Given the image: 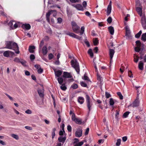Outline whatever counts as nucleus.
<instances>
[{
	"label": "nucleus",
	"mask_w": 146,
	"mask_h": 146,
	"mask_svg": "<svg viewBox=\"0 0 146 146\" xmlns=\"http://www.w3.org/2000/svg\"><path fill=\"white\" fill-rule=\"evenodd\" d=\"M83 79L85 80H87V81H89V78L86 75V74H85L84 76V78Z\"/></svg>",
	"instance_id": "nucleus-46"
},
{
	"label": "nucleus",
	"mask_w": 146,
	"mask_h": 146,
	"mask_svg": "<svg viewBox=\"0 0 146 146\" xmlns=\"http://www.w3.org/2000/svg\"><path fill=\"white\" fill-rule=\"evenodd\" d=\"M139 60V57L137 56H134V61L135 62L137 63Z\"/></svg>",
	"instance_id": "nucleus-40"
},
{
	"label": "nucleus",
	"mask_w": 146,
	"mask_h": 146,
	"mask_svg": "<svg viewBox=\"0 0 146 146\" xmlns=\"http://www.w3.org/2000/svg\"><path fill=\"white\" fill-rule=\"evenodd\" d=\"M127 139V137L126 136H124L122 137V140L123 141L125 142Z\"/></svg>",
	"instance_id": "nucleus-64"
},
{
	"label": "nucleus",
	"mask_w": 146,
	"mask_h": 146,
	"mask_svg": "<svg viewBox=\"0 0 146 146\" xmlns=\"http://www.w3.org/2000/svg\"><path fill=\"white\" fill-rule=\"evenodd\" d=\"M105 95L106 98H108L110 96V94L107 92H106L105 93Z\"/></svg>",
	"instance_id": "nucleus-55"
},
{
	"label": "nucleus",
	"mask_w": 146,
	"mask_h": 146,
	"mask_svg": "<svg viewBox=\"0 0 146 146\" xmlns=\"http://www.w3.org/2000/svg\"><path fill=\"white\" fill-rule=\"evenodd\" d=\"M20 60L17 57L15 58L14 59V61L17 63H20Z\"/></svg>",
	"instance_id": "nucleus-43"
},
{
	"label": "nucleus",
	"mask_w": 146,
	"mask_h": 146,
	"mask_svg": "<svg viewBox=\"0 0 146 146\" xmlns=\"http://www.w3.org/2000/svg\"><path fill=\"white\" fill-rule=\"evenodd\" d=\"M72 120L74 121L76 123L80 125L82 123V120L81 119L76 118V115L74 113H73L72 117Z\"/></svg>",
	"instance_id": "nucleus-4"
},
{
	"label": "nucleus",
	"mask_w": 146,
	"mask_h": 146,
	"mask_svg": "<svg viewBox=\"0 0 146 146\" xmlns=\"http://www.w3.org/2000/svg\"><path fill=\"white\" fill-rule=\"evenodd\" d=\"M117 95L119 97V98L121 100L123 99V96L120 92H117Z\"/></svg>",
	"instance_id": "nucleus-39"
},
{
	"label": "nucleus",
	"mask_w": 146,
	"mask_h": 146,
	"mask_svg": "<svg viewBox=\"0 0 146 146\" xmlns=\"http://www.w3.org/2000/svg\"><path fill=\"white\" fill-rule=\"evenodd\" d=\"M25 113L27 114H31L32 113V111L29 110H27L25 111Z\"/></svg>",
	"instance_id": "nucleus-59"
},
{
	"label": "nucleus",
	"mask_w": 146,
	"mask_h": 146,
	"mask_svg": "<svg viewBox=\"0 0 146 146\" xmlns=\"http://www.w3.org/2000/svg\"><path fill=\"white\" fill-rule=\"evenodd\" d=\"M88 52L91 57L92 58L93 57L94 54L92 50L91 49H89L88 51Z\"/></svg>",
	"instance_id": "nucleus-27"
},
{
	"label": "nucleus",
	"mask_w": 146,
	"mask_h": 146,
	"mask_svg": "<svg viewBox=\"0 0 146 146\" xmlns=\"http://www.w3.org/2000/svg\"><path fill=\"white\" fill-rule=\"evenodd\" d=\"M82 130L81 128H78L77 129L75 133L76 137H80L82 136Z\"/></svg>",
	"instance_id": "nucleus-7"
},
{
	"label": "nucleus",
	"mask_w": 146,
	"mask_h": 146,
	"mask_svg": "<svg viewBox=\"0 0 146 146\" xmlns=\"http://www.w3.org/2000/svg\"><path fill=\"white\" fill-rule=\"evenodd\" d=\"M139 102L138 100H135L132 104V106L133 107H137L139 106Z\"/></svg>",
	"instance_id": "nucleus-24"
},
{
	"label": "nucleus",
	"mask_w": 146,
	"mask_h": 146,
	"mask_svg": "<svg viewBox=\"0 0 146 146\" xmlns=\"http://www.w3.org/2000/svg\"><path fill=\"white\" fill-rule=\"evenodd\" d=\"M61 89L63 90H65L66 89V87L64 84H62L60 86Z\"/></svg>",
	"instance_id": "nucleus-41"
},
{
	"label": "nucleus",
	"mask_w": 146,
	"mask_h": 146,
	"mask_svg": "<svg viewBox=\"0 0 146 146\" xmlns=\"http://www.w3.org/2000/svg\"><path fill=\"white\" fill-rule=\"evenodd\" d=\"M35 48V47L34 46H30L29 47V51L31 53H33L34 51V49Z\"/></svg>",
	"instance_id": "nucleus-23"
},
{
	"label": "nucleus",
	"mask_w": 146,
	"mask_h": 146,
	"mask_svg": "<svg viewBox=\"0 0 146 146\" xmlns=\"http://www.w3.org/2000/svg\"><path fill=\"white\" fill-rule=\"evenodd\" d=\"M66 139V137L65 136H64L63 137L60 136L58 137V140L59 142L64 143V142Z\"/></svg>",
	"instance_id": "nucleus-19"
},
{
	"label": "nucleus",
	"mask_w": 146,
	"mask_h": 146,
	"mask_svg": "<svg viewBox=\"0 0 146 146\" xmlns=\"http://www.w3.org/2000/svg\"><path fill=\"white\" fill-rule=\"evenodd\" d=\"M30 58L31 61H33L35 58V57L33 54H31L30 56Z\"/></svg>",
	"instance_id": "nucleus-53"
},
{
	"label": "nucleus",
	"mask_w": 146,
	"mask_h": 146,
	"mask_svg": "<svg viewBox=\"0 0 146 146\" xmlns=\"http://www.w3.org/2000/svg\"><path fill=\"white\" fill-rule=\"evenodd\" d=\"M114 102L113 99L112 98H110V99L109 104L110 106H113L114 104ZM112 110L113 109L114 107L113 106H112Z\"/></svg>",
	"instance_id": "nucleus-28"
},
{
	"label": "nucleus",
	"mask_w": 146,
	"mask_h": 146,
	"mask_svg": "<svg viewBox=\"0 0 146 146\" xmlns=\"http://www.w3.org/2000/svg\"><path fill=\"white\" fill-rule=\"evenodd\" d=\"M130 112L129 111H126L125 112L123 115V117L124 118H126L127 117L130 113Z\"/></svg>",
	"instance_id": "nucleus-36"
},
{
	"label": "nucleus",
	"mask_w": 146,
	"mask_h": 146,
	"mask_svg": "<svg viewBox=\"0 0 146 146\" xmlns=\"http://www.w3.org/2000/svg\"><path fill=\"white\" fill-rule=\"evenodd\" d=\"M62 130H63V131L60 130L59 131V135H61V136L62 135L64 134V133H65V131L64 130V129L63 128V129H62Z\"/></svg>",
	"instance_id": "nucleus-54"
},
{
	"label": "nucleus",
	"mask_w": 146,
	"mask_h": 146,
	"mask_svg": "<svg viewBox=\"0 0 146 146\" xmlns=\"http://www.w3.org/2000/svg\"><path fill=\"white\" fill-rule=\"evenodd\" d=\"M93 43L95 45H97L98 43V40L97 38H95L93 40Z\"/></svg>",
	"instance_id": "nucleus-31"
},
{
	"label": "nucleus",
	"mask_w": 146,
	"mask_h": 146,
	"mask_svg": "<svg viewBox=\"0 0 146 146\" xmlns=\"http://www.w3.org/2000/svg\"><path fill=\"white\" fill-rule=\"evenodd\" d=\"M108 29L110 34L112 35H113L114 33L113 27L112 26H110L108 27Z\"/></svg>",
	"instance_id": "nucleus-22"
},
{
	"label": "nucleus",
	"mask_w": 146,
	"mask_h": 146,
	"mask_svg": "<svg viewBox=\"0 0 146 146\" xmlns=\"http://www.w3.org/2000/svg\"><path fill=\"white\" fill-rule=\"evenodd\" d=\"M115 53L114 50L113 49H110L109 50V54L110 58L111 60L113 57L114 54Z\"/></svg>",
	"instance_id": "nucleus-18"
},
{
	"label": "nucleus",
	"mask_w": 146,
	"mask_h": 146,
	"mask_svg": "<svg viewBox=\"0 0 146 146\" xmlns=\"http://www.w3.org/2000/svg\"><path fill=\"white\" fill-rule=\"evenodd\" d=\"M18 27V24L17 23H15L14 25V26L12 28V29H15L17 28Z\"/></svg>",
	"instance_id": "nucleus-61"
},
{
	"label": "nucleus",
	"mask_w": 146,
	"mask_h": 146,
	"mask_svg": "<svg viewBox=\"0 0 146 146\" xmlns=\"http://www.w3.org/2000/svg\"><path fill=\"white\" fill-rule=\"evenodd\" d=\"M0 15H2L5 17H7V14L3 11H0Z\"/></svg>",
	"instance_id": "nucleus-47"
},
{
	"label": "nucleus",
	"mask_w": 146,
	"mask_h": 146,
	"mask_svg": "<svg viewBox=\"0 0 146 146\" xmlns=\"http://www.w3.org/2000/svg\"><path fill=\"white\" fill-rule=\"evenodd\" d=\"M56 130V128H54L52 129V139H53L54 138V137L55 135V132Z\"/></svg>",
	"instance_id": "nucleus-32"
},
{
	"label": "nucleus",
	"mask_w": 146,
	"mask_h": 146,
	"mask_svg": "<svg viewBox=\"0 0 146 146\" xmlns=\"http://www.w3.org/2000/svg\"><path fill=\"white\" fill-rule=\"evenodd\" d=\"M136 43L137 45V47H140L141 45V43L139 40H137L136 41Z\"/></svg>",
	"instance_id": "nucleus-38"
},
{
	"label": "nucleus",
	"mask_w": 146,
	"mask_h": 146,
	"mask_svg": "<svg viewBox=\"0 0 146 146\" xmlns=\"http://www.w3.org/2000/svg\"><path fill=\"white\" fill-rule=\"evenodd\" d=\"M57 80L58 83L60 84H62L63 82V79L62 77L58 78H57Z\"/></svg>",
	"instance_id": "nucleus-30"
},
{
	"label": "nucleus",
	"mask_w": 146,
	"mask_h": 146,
	"mask_svg": "<svg viewBox=\"0 0 146 146\" xmlns=\"http://www.w3.org/2000/svg\"><path fill=\"white\" fill-rule=\"evenodd\" d=\"M71 87L74 89H76L78 88V86L76 84H74L72 85Z\"/></svg>",
	"instance_id": "nucleus-45"
},
{
	"label": "nucleus",
	"mask_w": 146,
	"mask_h": 146,
	"mask_svg": "<svg viewBox=\"0 0 146 146\" xmlns=\"http://www.w3.org/2000/svg\"><path fill=\"white\" fill-rule=\"evenodd\" d=\"M54 57L53 54L52 53H50L48 54V57L49 60H51Z\"/></svg>",
	"instance_id": "nucleus-44"
},
{
	"label": "nucleus",
	"mask_w": 146,
	"mask_h": 146,
	"mask_svg": "<svg viewBox=\"0 0 146 146\" xmlns=\"http://www.w3.org/2000/svg\"><path fill=\"white\" fill-rule=\"evenodd\" d=\"M136 7H141L140 6V3L139 1H137L136 2Z\"/></svg>",
	"instance_id": "nucleus-49"
},
{
	"label": "nucleus",
	"mask_w": 146,
	"mask_h": 146,
	"mask_svg": "<svg viewBox=\"0 0 146 146\" xmlns=\"http://www.w3.org/2000/svg\"><path fill=\"white\" fill-rule=\"evenodd\" d=\"M43 71V69L40 68L38 70L37 72L38 74H41Z\"/></svg>",
	"instance_id": "nucleus-51"
},
{
	"label": "nucleus",
	"mask_w": 146,
	"mask_h": 146,
	"mask_svg": "<svg viewBox=\"0 0 146 146\" xmlns=\"http://www.w3.org/2000/svg\"><path fill=\"white\" fill-rule=\"evenodd\" d=\"M136 10L139 14L140 16L142 17V11L141 7H136Z\"/></svg>",
	"instance_id": "nucleus-16"
},
{
	"label": "nucleus",
	"mask_w": 146,
	"mask_h": 146,
	"mask_svg": "<svg viewBox=\"0 0 146 146\" xmlns=\"http://www.w3.org/2000/svg\"><path fill=\"white\" fill-rule=\"evenodd\" d=\"M81 85L82 86L84 87H86L87 86L86 84L84 82H80Z\"/></svg>",
	"instance_id": "nucleus-52"
},
{
	"label": "nucleus",
	"mask_w": 146,
	"mask_h": 146,
	"mask_svg": "<svg viewBox=\"0 0 146 146\" xmlns=\"http://www.w3.org/2000/svg\"><path fill=\"white\" fill-rule=\"evenodd\" d=\"M84 29H85V27L84 26H83L81 27V31L80 32V35H82L83 34L84 31Z\"/></svg>",
	"instance_id": "nucleus-42"
},
{
	"label": "nucleus",
	"mask_w": 146,
	"mask_h": 146,
	"mask_svg": "<svg viewBox=\"0 0 146 146\" xmlns=\"http://www.w3.org/2000/svg\"><path fill=\"white\" fill-rule=\"evenodd\" d=\"M84 101V98L82 97H79L78 98V102L80 104H83Z\"/></svg>",
	"instance_id": "nucleus-15"
},
{
	"label": "nucleus",
	"mask_w": 146,
	"mask_h": 146,
	"mask_svg": "<svg viewBox=\"0 0 146 146\" xmlns=\"http://www.w3.org/2000/svg\"><path fill=\"white\" fill-rule=\"evenodd\" d=\"M71 24L73 31L76 33H79V30L80 28L79 27L74 21L72 22Z\"/></svg>",
	"instance_id": "nucleus-3"
},
{
	"label": "nucleus",
	"mask_w": 146,
	"mask_h": 146,
	"mask_svg": "<svg viewBox=\"0 0 146 146\" xmlns=\"http://www.w3.org/2000/svg\"><path fill=\"white\" fill-rule=\"evenodd\" d=\"M55 12V13L53 15V16L54 17H55L56 14V11L55 10H51L48 11V12L46 13V18L47 21L48 22V23H50V15L53 12Z\"/></svg>",
	"instance_id": "nucleus-6"
},
{
	"label": "nucleus",
	"mask_w": 146,
	"mask_h": 146,
	"mask_svg": "<svg viewBox=\"0 0 146 146\" xmlns=\"http://www.w3.org/2000/svg\"><path fill=\"white\" fill-rule=\"evenodd\" d=\"M144 64L142 61H140L138 65V68L141 70H143V69Z\"/></svg>",
	"instance_id": "nucleus-20"
},
{
	"label": "nucleus",
	"mask_w": 146,
	"mask_h": 146,
	"mask_svg": "<svg viewBox=\"0 0 146 146\" xmlns=\"http://www.w3.org/2000/svg\"><path fill=\"white\" fill-rule=\"evenodd\" d=\"M44 44V40H42L40 42V44L39 45V47L41 48V47Z\"/></svg>",
	"instance_id": "nucleus-62"
},
{
	"label": "nucleus",
	"mask_w": 146,
	"mask_h": 146,
	"mask_svg": "<svg viewBox=\"0 0 146 146\" xmlns=\"http://www.w3.org/2000/svg\"><path fill=\"white\" fill-rule=\"evenodd\" d=\"M15 22V21H11L8 23V25L10 27V28L12 29V28L13 27V22Z\"/></svg>",
	"instance_id": "nucleus-33"
},
{
	"label": "nucleus",
	"mask_w": 146,
	"mask_h": 146,
	"mask_svg": "<svg viewBox=\"0 0 146 146\" xmlns=\"http://www.w3.org/2000/svg\"><path fill=\"white\" fill-rule=\"evenodd\" d=\"M141 23L143 29H146V19L144 15H143L141 17Z\"/></svg>",
	"instance_id": "nucleus-8"
},
{
	"label": "nucleus",
	"mask_w": 146,
	"mask_h": 146,
	"mask_svg": "<svg viewBox=\"0 0 146 146\" xmlns=\"http://www.w3.org/2000/svg\"><path fill=\"white\" fill-rule=\"evenodd\" d=\"M66 34L67 35H68L72 37L73 38H76L78 39H80L81 38L75 34L72 33H70V32H68L66 33Z\"/></svg>",
	"instance_id": "nucleus-11"
},
{
	"label": "nucleus",
	"mask_w": 146,
	"mask_h": 146,
	"mask_svg": "<svg viewBox=\"0 0 146 146\" xmlns=\"http://www.w3.org/2000/svg\"><path fill=\"white\" fill-rule=\"evenodd\" d=\"M86 99L87 106L89 110V111H90L91 110V108L92 106V102L90 101V97L88 95H86Z\"/></svg>",
	"instance_id": "nucleus-5"
},
{
	"label": "nucleus",
	"mask_w": 146,
	"mask_h": 146,
	"mask_svg": "<svg viewBox=\"0 0 146 146\" xmlns=\"http://www.w3.org/2000/svg\"><path fill=\"white\" fill-rule=\"evenodd\" d=\"M3 56L6 57H9L10 55V51L7 50L5 51L3 53Z\"/></svg>",
	"instance_id": "nucleus-26"
},
{
	"label": "nucleus",
	"mask_w": 146,
	"mask_h": 146,
	"mask_svg": "<svg viewBox=\"0 0 146 146\" xmlns=\"http://www.w3.org/2000/svg\"><path fill=\"white\" fill-rule=\"evenodd\" d=\"M121 141V140L120 139H117L116 142V146H119L120 145Z\"/></svg>",
	"instance_id": "nucleus-34"
},
{
	"label": "nucleus",
	"mask_w": 146,
	"mask_h": 146,
	"mask_svg": "<svg viewBox=\"0 0 146 146\" xmlns=\"http://www.w3.org/2000/svg\"><path fill=\"white\" fill-rule=\"evenodd\" d=\"M141 40L144 42L146 41V33L143 34L141 36Z\"/></svg>",
	"instance_id": "nucleus-29"
},
{
	"label": "nucleus",
	"mask_w": 146,
	"mask_h": 146,
	"mask_svg": "<svg viewBox=\"0 0 146 146\" xmlns=\"http://www.w3.org/2000/svg\"><path fill=\"white\" fill-rule=\"evenodd\" d=\"M142 33V31L141 30L139 32L137 33L135 35V37L136 38H139L140 36L141 35Z\"/></svg>",
	"instance_id": "nucleus-37"
},
{
	"label": "nucleus",
	"mask_w": 146,
	"mask_h": 146,
	"mask_svg": "<svg viewBox=\"0 0 146 146\" xmlns=\"http://www.w3.org/2000/svg\"><path fill=\"white\" fill-rule=\"evenodd\" d=\"M72 67L74 68L78 74L80 73V69L79 63L76 60H72L71 61Z\"/></svg>",
	"instance_id": "nucleus-2"
},
{
	"label": "nucleus",
	"mask_w": 146,
	"mask_h": 146,
	"mask_svg": "<svg viewBox=\"0 0 146 146\" xmlns=\"http://www.w3.org/2000/svg\"><path fill=\"white\" fill-rule=\"evenodd\" d=\"M25 128L27 129L31 130L32 129V128L29 126H26L25 127Z\"/></svg>",
	"instance_id": "nucleus-60"
},
{
	"label": "nucleus",
	"mask_w": 146,
	"mask_h": 146,
	"mask_svg": "<svg viewBox=\"0 0 146 146\" xmlns=\"http://www.w3.org/2000/svg\"><path fill=\"white\" fill-rule=\"evenodd\" d=\"M126 29V36L128 38H130L131 37V32L128 26H126L125 27Z\"/></svg>",
	"instance_id": "nucleus-13"
},
{
	"label": "nucleus",
	"mask_w": 146,
	"mask_h": 146,
	"mask_svg": "<svg viewBox=\"0 0 146 146\" xmlns=\"http://www.w3.org/2000/svg\"><path fill=\"white\" fill-rule=\"evenodd\" d=\"M5 45V48L15 51L16 54L19 53V47L17 43L13 41H7L6 42Z\"/></svg>",
	"instance_id": "nucleus-1"
},
{
	"label": "nucleus",
	"mask_w": 146,
	"mask_h": 146,
	"mask_svg": "<svg viewBox=\"0 0 146 146\" xmlns=\"http://www.w3.org/2000/svg\"><path fill=\"white\" fill-rule=\"evenodd\" d=\"M67 129L69 132H71L72 131V127L70 125L67 126Z\"/></svg>",
	"instance_id": "nucleus-56"
},
{
	"label": "nucleus",
	"mask_w": 146,
	"mask_h": 146,
	"mask_svg": "<svg viewBox=\"0 0 146 146\" xmlns=\"http://www.w3.org/2000/svg\"><path fill=\"white\" fill-rule=\"evenodd\" d=\"M71 5L73 7H75L78 10L82 11H83L84 10L83 7L80 4H77L75 5L74 4H72Z\"/></svg>",
	"instance_id": "nucleus-9"
},
{
	"label": "nucleus",
	"mask_w": 146,
	"mask_h": 146,
	"mask_svg": "<svg viewBox=\"0 0 146 146\" xmlns=\"http://www.w3.org/2000/svg\"><path fill=\"white\" fill-rule=\"evenodd\" d=\"M38 92L40 97H42L44 96V90L43 89L38 90Z\"/></svg>",
	"instance_id": "nucleus-21"
},
{
	"label": "nucleus",
	"mask_w": 146,
	"mask_h": 146,
	"mask_svg": "<svg viewBox=\"0 0 146 146\" xmlns=\"http://www.w3.org/2000/svg\"><path fill=\"white\" fill-rule=\"evenodd\" d=\"M107 21L109 23H111L112 21V19L111 17H109L107 19Z\"/></svg>",
	"instance_id": "nucleus-48"
},
{
	"label": "nucleus",
	"mask_w": 146,
	"mask_h": 146,
	"mask_svg": "<svg viewBox=\"0 0 146 146\" xmlns=\"http://www.w3.org/2000/svg\"><path fill=\"white\" fill-rule=\"evenodd\" d=\"M128 76L130 78H133V76L132 74V72L131 71H129L128 72Z\"/></svg>",
	"instance_id": "nucleus-50"
},
{
	"label": "nucleus",
	"mask_w": 146,
	"mask_h": 146,
	"mask_svg": "<svg viewBox=\"0 0 146 146\" xmlns=\"http://www.w3.org/2000/svg\"><path fill=\"white\" fill-rule=\"evenodd\" d=\"M42 53L43 55H46L48 52L47 47L46 46H44L42 48Z\"/></svg>",
	"instance_id": "nucleus-25"
},
{
	"label": "nucleus",
	"mask_w": 146,
	"mask_h": 146,
	"mask_svg": "<svg viewBox=\"0 0 146 146\" xmlns=\"http://www.w3.org/2000/svg\"><path fill=\"white\" fill-rule=\"evenodd\" d=\"M11 136L12 137L15 139L16 140H18L19 139L18 136L17 135L15 134H12L11 135Z\"/></svg>",
	"instance_id": "nucleus-35"
},
{
	"label": "nucleus",
	"mask_w": 146,
	"mask_h": 146,
	"mask_svg": "<svg viewBox=\"0 0 146 146\" xmlns=\"http://www.w3.org/2000/svg\"><path fill=\"white\" fill-rule=\"evenodd\" d=\"M58 23H60L62 21V19L60 17H59L57 19Z\"/></svg>",
	"instance_id": "nucleus-58"
},
{
	"label": "nucleus",
	"mask_w": 146,
	"mask_h": 146,
	"mask_svg": "<svg viewBox=\"0 0 146 146\" xmlns=\"http://www.w3.org/2000/svg\"><path fill=\"white\" fill-rule=\"evenodd\" d=\"M20 63H21L23 66H25L26 62L25 60H21Z\"/></svg>",
	"instance_id": "nucleus-57"
},
{
	"label": "nucleus",
	"mask_w": 146,
	"mask_h": 146,
	"mask_svg": "<svg viewBox=\"0 0 146 146\" xmlns=\"http://www.w3.org/2000/svg\"><path fill=\"white\" fill-rule=\"evenodd\" d=\"M98 47H96L94 49V51L95 53H97L98 52Z\"/></svg>",
	"instance_id": "nucleus-63"
},
{
	"label": "nucleus",
	"mask_w": 146,
	"mask_h": 146,
	"mask_svg": "<svg viewBox=\"0 0 146 146\" xmlns=\"http://www.w3.org/2000/svg\"><path fill=\"white\" fill-rule=\"evenodd\" d=\"M54 70L56 76L59 77L62 74V71L61 70H58L56 71L55 70Z\"/></svg>",
	"instance_id": "nucleus-17"
},
{
	"label": "nucleus",
	"mask_w": 146,
	"mask_h": 146,
	"mask_svg": "<svg viewBox=\"0 0 146 146\" xmlns=\"http://www.w3.org/2000/svg\"><path fill=\"white\" fill-rule=\"evenodd\" d=\"M22 27L23 29L29 30L31 29V26L29 24H25L23 25Z\"/></svg>",
	"instance_id": "nucleus-14"
},
{
	"label": "nucleus",
	"mask_w": 146,
	"mask_h": 146,
	"mask_svg": "<svg viewBox=\"0 0 146 146\" xmlns=\"http://www.w3.org/2000/svg\"><path fill=\"white\" fill-rule=\"evenodd\" d=\"M111 1H110V3L108 5V6L107 10V15L108 16L110 14L111 11Z\"/></svg>",
	"instance_id": "nucleus-12"
},
{
	"label": "nucleus",
	"mask_w": 146,
	"mask_h": 146,
	"mask_svg": "<svg viewBox=\"0 0 146 146\" xmlns=\"http://www.w3.org/2000/svg\"><path fill=\"white\" fill-rule=\"evenodd\" d=\"M63 77L65 78H72V76L71 73L66 72H64Z\"/></svg>",
	"instance_id": "nucleus-10"
}]
</instances>
